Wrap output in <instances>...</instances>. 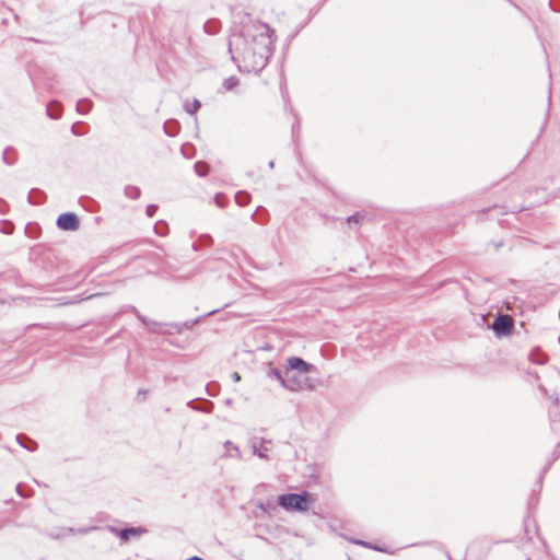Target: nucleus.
I'll use <instances>...</instances> for the list:
<instances>
[{
    "label": "nucleus",
    "mask_w": 560,
    "mask_h": 560,
    "mask_svg": "<svg viewBox=\"0 0 560 560\" xmlns=\"http://www.w3.org/2000/svg\"><path fill=\"white\" fill-rule=\"evenodd\" d=\"M282 386L290 390H302L310 387V381L307 376L300 375L296 372L285 371Z\"/></svg>",
    "instance_id": "3"
},
{
    "label": "nucleus",
    "mask_w": 560,
    "mask_h": 560,
    "mask_svg": "<svg viewBox=\"0 0 560 560\" xmlns=\"http://www.w3.org/2000/svg\"><path fill=\"white\" fill-rule=\"evenodd\" d=\"M312 365L298 357H291L288 360V369L285 371L296 372L300 375L307 376V373L311 371Z\"/></svg>",
    "instance_id": "5"
},
{
    "label": "nucleus",
    "mask_w": 560,
    "mask_h": 560,
    "mask_svg": "<svg viewBox=\"0 0 560 560\" xmlns=\"http://www.w3.org/2000/svg\"><path fill=\"white\" fill-rule=\"evenodd\" d=\"M30 229H31V224H27L25 226V233L28 234L31 236V233H30Z\"/></svg>",
    "instance_id": "17"
},
{
    "label": "nucleus",
    "mask_w": 560,
    "mask_h": 560,
    "mask_svg": "<svg viewBox=\"0 0 560 560\" xmlns=\"http://www.w3.org/2000/svg\"><path fill=\"white\" fill-rule=\"evenodd\" d=\"M232 377H233V380H234L235 382H238V381L241 380V376H240V374H238L237 372H234V373L232 374Z\"/></svg>",
    "instance_id": "15"
},
{
    "label": "nucleus",
    "mask_w": 560,
    "mask_h": 560,
    "mask_svg": "<svg viewBox=\"0 0 560 560\" xmlns=\"http://www.w3.org/2000/svg\"><path fill=\"white\" fill-rule=\"evenodd\" d=\"M237 84H238V80L235 77H231V78L224 80V82H223V86L228 91L233 90L235 86H237Z\"/></svg>",
    "instance_id": "9"
},
{
    "label": "nucleus",
    "mask_w": 560,
    "mask_h": 560,
    "mask_svg": "<svg viewBox=\"0 0 560 560\" xmlns=\"http://www.w3.org/2000/svg\"><path fill=\"white\" fill-rule=\"evenodd\" d=\"M189 560H202V559H200V558H198V557H192V558H190Z\"/></svg>",
    "instance_id": "19"
},
{
    "label": "nucleus",
    "mask_w": 560,
    "mask_h": 560,
    "mask_svg": "<svg viewBox=\"0 0 560 560\" xmlns=\"http://www.w3.org/2000/svg\"><path fill=\"white\" fill-rule=\"evenodd\" d=\"M8 155H9V150H5L4 153H3V160L5 161V163H11L9 160H8Z\"/></svg>",
    "instance_id": "16"
},
{
    "label": "nucleus",
    "mask_w": 560,
    "mask_h": 560,
    "mask_svg": "<svg viewBox=\"0 0 560 560\" xmlns=\"http://www.w3.org/2000/svg\"><path fill=\"white\" fill-rule=\"evenodd\" d=\"M1 225H2V231L7 234H10L13 230V225L10 222H3Z\"/></svg>",
    "instance_id": "12"
},
{
    "label": "nucleus",
    "mask_w": 560,
    "mask_h": 560,
    "mask_svg": "<svg viewBox=\"0 0 560 560\" xmlns=\"http://www.w3.org/2000/svg\"><path fill=\"white\" fill-rule=\"evenodd\" d=\"M246 198H247V196L245 194H240L236 196V200L240 203L243 202V199H246Z\"/></svg>",
    "instance_id": "13"
},
{
    "label": "nucleus",
    "mask_w": 560,
    "mask_h": 560,
    "mask_svg": "<svg viewBox=\"0 0 560 560\" xmlns=\"http://www.w3.org/2000/svg\"><path fill=\"white\" fill-rule=\"evenodd\" d=\"M143 530L140 528H127L120 532V538L124 541H127L130 536H137L140 535Z\"/></svg>",
    "instance_id": "7"
},
{
    "label": "nucleus",
    "mask_w": 560,
    "mask_h": 560,
    "mask_svg": "<svg viewBox=\"0 0 560 560\" xmlns=\"http://www.w3.org/2000/svg\"><path fill=\"white\" fill-rule=\"evenodd\" d=\"M57 225L65 231H74L79 228V220L74 213H63L59 215Z\"/></svg>",
    "instance_id": "6"
},
{
    "label": "nucleus",
    "mask_w": 560,
    "mask_h": 560,
    "mask_svg": "<svg viewBox=\"0 0 560 560\" xmlns=\"http://www.w3.org/2000/svg\"><path fill=\"white\" fill-rule=\"evenodd\" d=\"M126 194L130 198H137L140 195V190L137 187H127L126 188Z\"/></svg>",
    "instance_id": "11"
},
{
    "label": "nucleus",
    "mask_w": 560,
    "mask_h": 560,
    "mask_svg": "<svg viewBox=\"0 0 560 560\" xmlns=\"http://www.w3.org/2000/svg\"><path fill=\"white\" fill-rule=\"evenodd\" d=\"M271 28L261 22L249 21L240 33L231 35L229 50L234 61L246 71H258L267 65L272 44Z\"/></svg>",
    "instance_id": "1"
},
{
    "label": "nucleus",
    "mask_w": 560,
    "mask_h": 560,
    "mask_svg": "<svg viewBox=\"0 0 560 560\" xmlns=\"http://www.w3.org/2000/svg\"><path fill=\"white\" fill-rule=\"evenodd\" d=\"M28 200H30V202H32V191L28 195Z\"/></svg>",
    "instance_id": "20"
},
{
    "label": "nucleus",
    "mask_w": 560,
    "mask_h": 560,
    "mask_svg": "<svg viewBox=\"0 0 560 560\" xmlns=\"http://www.w3.org/2000/svg\"><path fill=\"white\" fill-rule=\"evenodd\" d=\"M269 375L276 377L280 382V384L283 385L284 374H282L279 370L271 369Z\"/></svg>",
    "instance_id": "10"
},
{
    "label": "nucleus",
    "mask_w": 560,
    "mask_h": 560,
    "mask_svg": "<svg viewBox=\"0 0 560 560\" xmlns=\"http://www.w3.org/2000/svg\"><path fill=\"white\" fill-rule=\"evenodd\" d=\"M514 327V322L509 315H501L492 323V329L498 335H509Z\"/></svg>",
    "instance_id": "4"
},
{
    "label": "nucleus",
    "mask_w": 560,
    "mask_h": 560,
    "mask_svg": "<svg viewBox=\"0 0 560 560\" xmlns=\"http://www.w3.org/2000/svg\"><path fill=\"white\" fill-rule=\"evenodd\" d=\"M153 211H154V208H153V207H149V208H148V214H149V215H152V214H153Z\"/></svg>",
    "instance_id": "18"
},
{
    "label": "nucleus",
    "mask_w": 560,
    "mask_h": 560,
    "mask_svg": "<svg viewBox=\"0 0 560 560\" xmlns=\"http://www.w3.org/2000/svg\"><path fill=\"white\" fill-rule=\"evenodd\" d=\"M348 222H359V217L358 215H352L348 219Z\"/></svg>",
    "instance_id": "14"
},
{
    "label": "nucleus",
    "mask_w": 560,
    "mask_h": 560,
    "mask_svg": "<svg viewBox=\"0 0 560 560\" xmlns=\"http://www.w3.org/2000/svg\"><path fill=\"white\" fill-rule=\"evenodd\" d=\"M310 500L311 494L308 492H303L301 494L288 493L280 495L278 498V503L284 510L304 512L308 509Z\"/></svg>",
    "instance_id": "2"
},
{
    "label": "nucleus",
    "mask_w": 560,
    "mask_h": 560,
    "mask_svg": "<svg viewBox=\"0 0 560 560\" xmlns=\"http://www.w3.org/2000/svg\"><path fill=\"white\" fill-rule=\"evenodd\" d=\"M200 107V103L198 100H194L191 103L186 102L185 109L189 114H195Z\"/></svg>",
    "instance_id": "8"
}]
</instances>
